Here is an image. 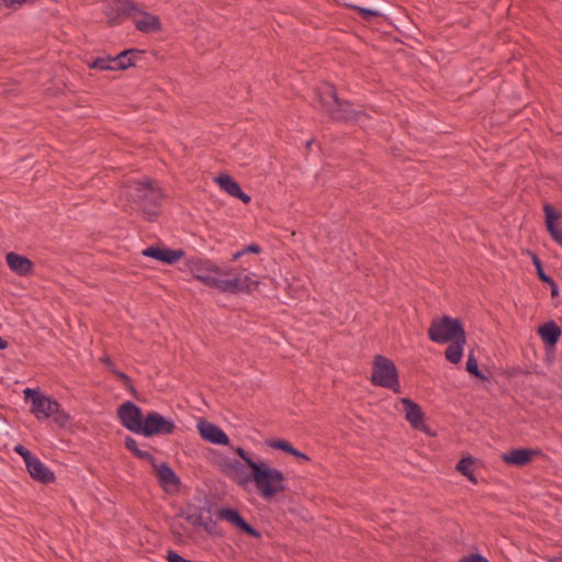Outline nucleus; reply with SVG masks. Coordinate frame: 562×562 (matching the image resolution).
<instances>
[{
	"instance_id": "864d4df0",
	"label": "nucleus",
	"mask_w": 562,
	"mask_h": 562,
	"mask_svg": "<svg viewBox=\"0 0 562 562\" xmlns=\"http://www.w3.org/2000/svg\"><path fill=\"white\" fill-rule=\"evenodd\" d=\"M110 25H113L114 24V21L113 20H110L109 21Z\"/></svg>"
},
{
	"instance_id": "dca6fc26",
	"label": "nucleus",
	"mask_w": 562,
	"mask_h": 562,
	"mask_svg": "<svg viewBox=\"0 0 562 562\" xmlns=\"http://www.w3.org/2000/svg\"><path fill=\"white\" fill-rule=\"evenodd\" d=\"M544 224L551 238L562 247V227L558 225V221L562 217V212L555 210L551 204L543 205Z\"/></svg>"
},
{
	"instance_id": "412c9836",
	"label": "nucleus",
	"mask_w": 562,
	"mask_h": 562,
	"mask_svg": "<svg viewBox=\"0 0 562 562\" xmlns=\"http://www.w3.org/2000/svg\"><path fill=\"white\" fill-rule=\"evenodd\" d=\"M540 451L533 450V449H526V448H519V449H513L507 453H504L502 456V459L505 463L516 465V467H524L531 462L532 457L536 454H539Z\"/></svg>"
},
{
	"instance_id": "39448f33",
	"label": "nucleus",
	"mask_w": 562,
	"mask_h": 562,
	"mask_svg": "<svg viewBox=\"0 0 562 562\" xmlns=\"http://www.w3.org/2000/svg\"><path fill=\"white\" fill-rule=\"evenodd\" d=\"M187 268L192 276L204 283L206 286L214 289L218 277H225L232 273V270H224L214 265L209 259L191 258L187 261Z\"/></svg>"
},
{
	"instance_id": "c9c22d12",
	"label": "nucleus",
	"mask_w": 562,
	"mask_h": 562,
	"mask_svg": "<svg viewBox=\"0 0 562 562\" xmlns=\"http://www.w3.org/2000/svg\"><path fill=\"white\" fill-rule=\"evenodd\" d=\"M235 452L239 456L240 459L245 461V464L251 470L254 468V464H257V461H254L249 453L241 447H238Z\"/></svg>"
},
{
	"instance_id": "ddd939ff",
	"label": "nucleus",
	"mask_w": 562,
	"mask_h": 562,
	"mask_svg": "<svg viewBox=\"0 0 562 562\" xmlns=\"http://www.w3.org/2000/svg\"><path fill=\"white\" fill-rule=\"evenodd\" d=\"M401 403L405 412V418L411 426L416 430L428 432L425 425V414L422 407L416 402L407 397L401 398Z\"/></svg>"
},
{
	"instance_id": "f704fd0d",
	"label": "nucleus",
	"mask_w": 562,
	"mask_h": 562,
	"mask_svg": "<svg viewBox=\"0 0 562 562\" xmlns=\"http://www.w3.org/2000/svg\"><path fill=\"white\" fill-rule=\"evenodd\" d=\"M13 450L23 458L25 465L35 458L29 449L20 443L16 445Z\"/></svg>"
},
{
	"instance_id": "a878e982",
	"label": "nucleus",
	"mask_w": 562,
	"mask_h": 562,
	"mask_svg": "<svg viewBox=\"0 0 562 562\" xmlns=\"http://www.w3.org/2000/svg\"><path fill=\"white\" fill-rule=\"evenodd\" d=\"M140 54H143V50L137 48H130L121 52L116 57H114L115 65L113 68H115V70H125L135 66V58Z\"/></svg>"
},
{
	"instance_id": "20e7f679",
	"label": "nucleus",
	"mask_w": 562,
	"mask_h": 562,
	"mask_svg": "<svg viewBox=\"0 0 562 562\" xmlns=\"http://www.w3.org/2000/svg\"><path fill=\"white\" fill-rule=\"evenodd\" d=\"M427 334L432 342L447 344L465 334V330L459 318L443 315L440 318H434L431 321Z\"/></svg>"
},
{
	"instance_id": "e433bc0d",
	"label": "nucleus",
	"mask_w": 562,
	"mask_h": 562,
	"mask_svg": "<svg viewBox=\"0 0 562 562\" xmlns=\"http://www.w3.org/2000/svg\"><path fill=\"white\" fill-rule=\"evenodd\" d=\"M186 519L194 527H201V525L203 524V517L200 510L196 513L188 514L186 516Z\"/></svg>"
},
{
	"instance_id": "6ab92c4d",
	"label": "nucleus",
	"mask_w": 562,
	"mask_h": 562,
	"mask_svg": "<svg viewBox=\"0 0 562 562\" xmlns=\"http://www.w3.org/2000/svg\"><path fill=\"white\" fill-rule=\"evenodd\" d=\"M215 182L231 196L239 199L245 204L250 202L251 198L241 190L238 182L235 181L231 176L221 173L215 178Z\"/></svg>"
},
{
	"instance_id": "7c9ffc66",
	"label": "nucleus",
	"mask_w": 562,
	"mask_h": 562,
	"mask_svg": "<svg viewBox=\"0 0 562 562\" xmlns=\"http://www.w3.org/2000/svg\"><path fill=\"white\" fill-rule=\"evenodd\" d=\"M266 443L268 447L283 451L288 454H292L295 451V448L292 446V443L285 439H272L268 440Z\"/></svg>"
},
{
	"instance_id": "c756f323",
	"label": "nucleus",
	"mask_w": 562,
	"mask_h": 562,
	"mask_svg": "<svg viewBox=\"0 0 562 562\" xmlns=\"http://www.w3.org/2000/svg\"><path fill=\"white\" fill-rule=\"evenodd\" d=\"M465 369L471 375L477 378L479 380L488 381V378L479 369L477 360L473 351H471L468 356Z\"/></svg>"
},
{
	"instance_id": "393cba45",
	"label": "nucleus",
	"mask_w": 562,
	"mask_h": 562,
	"mask_svg": "<svg viewBox=\"0 0 562 562\" xmlns=\"http://www.w3.org/2000/svg\"><path fill=\"white\" fill-rule=\"evenodd\" d=\"M449 342L450 345L445 350V357L449 362L457 364L461 361L463 356V347L467 342V333L453 340H450Z\"/></svg>"
},
{
	"instance_id": "7ed1b4c3",
	"label": "nucleus",
	"mask_w": 562,
	"mask_h": 562,
	"mask_svg": "<svg viewBox=\"0 0 562 562\" xmlns=\"http://www.w3.org/2000/svg\"><path fill=\"white\" fill-rule=\"evenodd\" d=\"M370 380L375 386L390 389L394 393H401L397 369L391 359L382 355L374 357Z\"/></svg>"
},
{
	"instance_id": "ea45409f",
	"label": "nucleus",
	"mask_w": 562,
	"mask_h": 562,
	"mask_svg": "<svg viewBox=\"0 0 562 562\" xmlns=\"http://www.w3.org/2000/svg\"><path fill=\"white\" fill-rule=\"evenodd\" d=\"M54 416L55 422L61 427L66 426L70 418L69 415L66 414L65 412H61L60 408L58 409V413H56Z\"/></svg>"
},
{
	"instance_id": "0eeeda50",
	"label": "nucleus",
	"mask_w": 562,
	"mask_h": 562,
	"mask_svg": "<svg viewBox=\"0 0 562 562\" xmlns=\"http://www.w3.org/2000/svg\"><path fill=\"white\" fill-rule=\"evenodd\" d=\"M117 417L121 424L130 431L142 435L145 416H143L142 409L135 403L131 401L124 402L117 408Z\"/></svg>"
},
{
	"instance_id": "bb28decb",
	"label": "nucleus",
	"mask_w": 562,
	"mask_h": 562,
	"mask_svg": "<svg viewBox=\"0 0 562 562\" xmlns=\"http://www.w3.org/2000/svg\"><path fill=\"white\" fill-rule=\"evenodd\" d=\"M113 9L116 13V18L132 16L133 19L140 10L134 0H114Z\"/></svg>"
},
{
	"instance_id": "79ce46f5",
	"label": "nucleus",
	"mask_w": 562,
	"mask_h": 562,
	"mask_svg": "<svg viewBox=\"0 0 562 562\" xmlns=\"http://www.w3.org/2000/svg\"><path fill=\"white\" fill-rule=\"evenodd\" d=\"M27 0H0V8L2 5L9 8V9H12L14 8L15 4H19V5H22L26 2Z\"/></svg>"
},
{
	"instance_id": "aec40b11",
	"label": "nucleus",
	"mask_w": 562,
	"mask_h": 562,
	"mask_svg": "<svg viewBox=\"0 0 562 562\" xmlns=\"http://www.w3.org/2000/svg\"><path fill=\"white\" fill-rule=\"evenodd\" d=\"M7 265L9 268L21 277H26L33 272V262L25 256L18 255L15 252H9L5 256Z\"/></svg>"
},
{
	"instance_id": "4c0bfd02",
	"label": "nucleus",
	"mask_w": 562,
	"mask_h": 562,
	"mask_svg": "<svg viewBox=\"0 0 562 562\" xmlns=\"http://www.w3.org/2000/svg\"><path fill=\"white\" fill-rule=\"evenodd\" d=\"M201 527H203V529L207 533L215 535L216 533L217 524H216L215 520H213L212 517H209L206 520H203V524L201 525Z\"/></svg>"
},
{
	"instance_id": "cd10ccee",
	"label": "nucleus",
	"mask_w": 562,
	"mask_h": 562,
	"mask_svg": "<svg viewBox=\"0 0 562 562\" xmlns=\"http://www.w3.org/2000/svg\"><path fill=\"white\" fill-rule=\"evenodd\" d=\"M124 446L137 459L145 460L149 463H154L155 457L148 451L139 449L136 440L133 437L126 436L124 440Z\"/></svg>"
},
{
	"instance_id": "37998d69",
	"label": "nucleus",
	"mask_w": 562,
	"mask_h": 562,
	"mask_svg": "<svg viewBox=\"0 0 562 562\" xmlns=\"http://www.w3.org/2000/svg\"><path fill=\"white\" fill-rule=\"evenodd\" d=\"M537 276L543 283L551 284L553 281V279L543 271V268L537 271Z\"/></svg>"
},
{
	"instance_id": "1a4fd4ad",
	"label": "nucleus",
	"mask_w": 562,
	"mask_h": 562,
	"mask_svg": "<svg viewBox=\"0 0 562 562\" xmlns=\"http://www.w3.org/2000/svg\"><path fill=\"white\" fill-rule=\"evenodd\" d=\"M24 394L25 398H31V411L37 419L48 418L58 413V409L60 408V404L57 401L46 397L37 390L26 389Z\"/></svg>"
},
{
	"instance_id": "f03ea898",
	"label": "nucleus",
	"mask_w": 562,
	"mask_h": 562,
	"mask_svg": "<svg viewBox=\"0 0 562 562\" xmlns=\"http://www.w3.org/2000/svg\"><path fill=\"white\" fill-rule=\"evenodd\" d=\"M285 476L283 472L277 468H272L263 461L254 464L250 473L244 479V482H254L261 497L271 499L279 493L285 491Z\"/></svg>"
},
{
	"instance_id": "3c124183",
	"label": "nucleus",
	"mask_w": 562,
	"mask_h": 562,
	"mask_svg": "<svg viewBox=\"0 0 562 562\" xmlns=\"http://www.w3.org/2000/svg\"><path fill=\"white\" fill-rule=\"evenodd\" d=\"M549 562H562V555L553 557L549 559Z\"/></svg>"
},
{
	"instance_id": "a211bd4d",
	"label": "nucleus",
	"mask_w": 562,
	"mask_h": 562,
	"mask_svg": "<svg viewBox=\"0 0 562 562\" xmlns=\"http://www.w3.org/2000/svg\"><path fill=\"white\" fill-rule=\"evenodd\" d=\"M26 470L33 480L43 484L53 483L56 480L54 472L36 457L26 464Z\"/></svg>"
},
{
	"instance_id": "9b49d317",
	"label": "nucleus",
	"mask_w": 562,
	"mask_h": 562,
	"mask_svg": "<svg viewBox=\"0 0 562 562\" xmlns=\"http://www.w3.org/2000/svg\"><path fill=\"white\" fill-rule=\"evenodd\" d=\"M327 116L331 122L347 124L357 122L361 116L367 117V114L352 109V104L348 100L338 98Z\"/></svg>"
},
{
	"instance_id": "f257e3e1",
	"label": "nucleus",
	"mask_w": 562,
	"mask_h": 562,
	"mask_svg": "<svg viewBox=\"0 0 562 562\" xmlns=\"http://www.w3.org/2000/svg\"><path fill=\"white\" fill-rule=\"evenodd\" d=\"M125 188L127 199L139 207L148 222H155L160 214L164 196L161 189L149 180L131 181Z\"/></svg>"
},
{
	"instance_id": "2f4dec72",
	"label": "nucleus",
	"mask_w": 562,
	"mask_h": 562,
	"mask_svg": "<svg viewBox=\"0 0 562 562\" xmlns=\"http://www.w3.org/2000/svg\"><path fill=\"white\" fill-rule=\"evenodd\" d=\"M115 65V59L111 57H98L91 64H89L90 68L100 69V70H115L113 68Z\"/></svg>"
},
{
	"instance_id": "72a5a7b5",
	"label": "nucleus",
	"mask_w": 562,
	"mask_h": 562,
	"mask_svg": "<svg viewBox=\"0 0 562 562\" xmlns=\"http://www.w3.org/2000/svg\"><path fill=\"white\" fill-rule=\"evenodd\" d=\"M112 373L123 382L124 386L132 393L134 397H137V391L133 385L132 379L126 373L119 370H112Z\"/></svg>"
},
{
	"instance_id": "6e6552de",
	"label": "nucleus",
	"mask_w": 562,
	"mask_h": 562,
	"mask_svg": "<svg viewBox=\"0 0 562 562\" xmlns=\"http://www.w3.org/2000/svg\"><path fill=\"white\" fill-rule=\"evenodd\" d=\"M176 430V424L171 418L165 417L157 412H149L145 415V425L142 435L146 438L155 436L171 435Z\"/></svg>"
},
{
	"instance_id": "9d476101",
	"label": "nucleus",
	"mask_w": 562,
	"mask_h": 562,
	"mask_svg": "<svg viewBox=\"0 0 562 562\" xmlns=\"http://www.w3.org/2000/svg\"><path fill=\"white\" fill-rule=\"evenodd\" d=\"M314 94V108L321 113L328 115L334 104L337 103L338 92L336 87L330 82H322L315 88Z\"/></svg>"
},
{
	"instance_id": "603ef678",
	"label": "nucleus",
	"mask_w": 562,
	"mask_h": 562,
	"mask_svg": "<svg viewBox=\"0 0 562 562\" xmlns=\"http://www.w3.org/2000/svg\"><path fill=\"white\" fill-rule=\"evenodd\" d=\"M312 143H313V139H311V140H308V142H306V148H307V149H310V148H311Z\"/></svg>"
},
{
	"instance_id": "4468645a",
	"label": "nucleus",
	"mask_w": 562,
	"mask_h": 562,
	"mask_svg": "<svg viewBox=\"0 0 562 562\" xmlns=\"http://www.w3.org/2000/svg\"><path fill=\"white\" fill-rule=\"evenodd\" d=\"M142 255L148 258L156 259L167 265H173L184 257L186 252L182 249L162 248L159 246H149L142 251Z\"/></svg>"
},
{
	"instance_id": "c85d7f7f",
	"label": "nucleus",
	"mask_w": 562,
	"mask_h": 562,
	"mask_svg": "<svg viewBox=\"0 0 562 562\" xmlns=\"http://www.w3.org/2000/svg\"><path fill=\"white\" fill-rule=\"evenodd\" d=\"M474 463V458L472 457H465L459 460V462L456 465V469L458 472H460L462 475H464L469 481L472 483H477V480L471 470V465Z\"/></svg>"
},
{
	"instance_id": "a19ab883",
	"label": "nucleus",
	"mask_w": 562,
	"mask_h": 562,
	"mask_svg": "<svg viewBox=\"0 0 562 562\" xmlns=\"http://www.w3.org/2000/svg\"><path fill=\"white\" fill-rule=\"evenodd\" d=\"M262 251L261 247L258 244H249L243 248V252L246 254H255L259 255Z\"/></svg>"
},
{
	"instance_id": "f3484780",
	"label": "nucleus",
	"mask_w": 562,
	"mask_h": 562,
	"mask_svg": "<svg viewBox=\"0 0 562 562\" xmlns=\"http://www.w3.org/2000/svg\"><path fill=\"white\" fill-rule=\"evenodd\" d=\"M150 464L155 470L160 486L165 491H168L169 487L179 488L181 484L180 479L167 462L158 464L155 460L154 463Z\"/></svg>"
},
{
	"instance_id": "f8f14e48",
	"label": "nucleus",
	"mask_w": 562,
	"mask_h": 562,
	"mask_svg": "<svg viewBox=\"0 0 562 562\" xmlns=\"http://www.w3.org/2000/svg\"><path fill=\"white\" fill-rule=\"evenodd\" d=\"M216 515L220 519L226 520L247 536L256 539L261 538V532L248 524L236 508L223 507L217 510Z\"/></svg>"
},
{
	"instance_id": "a18cd8bd",
	"label": "nucleus",
	"mask_w": 562,
	"mask_h": 562,
	"mask_svg": "<svg viewBox=\"0 0 562 562\" xmlns=\"http://www.w3.org/2000/svg\"><path fill=\"white\" fill-rule=\"evenodd\" d=\"M291 456H293L300 460L310 461V457L307 454L299 451L297 449H295L294 453H292Z\"/></svg>"
},
{
	"instance_id": "4be33fe9",
	"label": "nucleus",
	"mask_w": 562,
	"mask_h": 562,
	"mask_svg": "<svg viewBox=\"0 0 562 562\" xmlns=\"http://www.w3.org/2000/svg\"><path fill=\"white\" fill-rule=\"evenodd\" d=\"M139 18H134L136 29L143 33H156L161 31V22L159 16L139 10Z\"/></svg>"
},
{
	"instance_id": "8fccbe9b",
	"label": "nucleus",
	"mask_w": 562,
	"mask_h": 562,
	"mask_svg": "<svg viewBox=\"0 0 562 562\" xmlns=\"http://www.w3.org/2000/svg\"><path fill=\"white\" fill-rule=\"evenodd\" d=\"M8 347L7 340H4L2 337H0V350H3Z\"/></svg>"
},
{
	"instance_id": "423d86ee",
	"label": "nucleus",
	"mask_w": 562,
	"mask_h": 562,
	"mask_svg": "<svg viewBox=\"0 0 562 562\" xmlns=\"http://www.w3.org/2000/svg\"><path fill=\"white\" fill-rule=\"evenodd\" d=\"M229 270H232V273L227 277L232 278L224 279V277H218L214 289L224 293L237 294L250 293L259 286L260 282L258 280H254L249 274L240 277V274L236 273V269L231 268Z\"/></svg>"
},
{
	"instance_id": "5701e85b",
	"label": "nucleus",
	"mask_w": 562,
	"mask_h": 562,
	"mask_svg": "<svg viewBox=\"0 0 562 562\" xmlns=\"http://www.w3.org/2000/svg\"><path fill=\"white\" fill-rule=\"evenodd\" d=\"M537 333L548 348L554 347L562 335L561 328L554 321H549L540 325L537 329Z\"/></svg>"
},
{
	"instance_id": "c03bdc74",
	"label": "nucleus",
	"mask_w": 562,
	"mask_h": 562,
	"mask_svg": "<svg viewBox=\"0 0 562 562\" xmlns=\"http://www.w3.org/2000/svg\"><path fill=\"white\" fill-rule=\"evenodd\" d=\"M101 362L104 363L106 366V368H109V370L112 372V370H116L115 369V366H114V362L111 360L110 357L105 356V357H102L101 358Z\"/></svg>"
},
{
	"instance_id": "2eb2a0df",
	"label": "nucleus",
	"mask_w": 562,
	"mask_h": 562,
	"mask_svg": "<svg viewBox=\"0 0 562 562\" xmlns=\"http://www.w3.org/2000/svg\"><path fill=\"white\" fill-rule=\"evenodd\" d=\"M198 430L200 436L207 442L223 446H227L229 443V438L223 429L215 424L206 422L205 419H201L199 422Z\"/></svg>"
},
{
	"instance_id": "473e14b6",
	"label": "nucleus",
	"mask_w": 562,
	"mask_h": 562,
	"mask_svg": "<svg viewBox=\"0 0 562 562\" xmlns=\"http://www.w3.org/2000/svg\"><path fill=\"white\" fill-rule=\"evenodd\" d=\"M347 7L357 11L359 13V15L361 16V19L367 22L371 21L372 18L383 16V14L376 10H371V9H367V8H362V7L353 5V4H347Z\"/></svg>"
},
{
	"instance_id": "de8ad7c7",
	"label": "nucleus",
	"mask_w": 562,
	"mask_h": 562,
	"mask_svg": "<svg viewBox=\"0 0 562 562\" xmlns=\"http://www.w3.org/2000/svg\"><path fill=\"white\" fill-rule=\"evenodd\" d=\"M532 262H533V266L536 267V270L538 271L539 269H542V262L541 260L538 258V256L533 255L532 257Z\"/></svg>"
},
{
	"instance_id": "58836bf2",
	"label": "nucleus",
	"mask_w": 562,
	"mask_h": 562,
	"mask_svg": "<svg viewBox=\"0 0 562 562\" xmlns=\"http://www.w3.org/2000/svg\"><path fill=\"white\" fill-rule=\"evenodd\" d=\"M458 562H490L485 557L480 553H471L462 557Z\"/></svg>"
},
{
	"instance_id": "b1692460",
	"label": "nucleus",
	"mask_w": 562,
	"mask_h": 562,
	"mask_svg": "<svg viewBox=\"0 0 562 562\" xmlns=\"http://www.w3.org/2000/svg\"><path fill=\"white\" fill-rule=\"evenodd\" d=\"M246 464L241 463L240 461L234 459L226 461L223 464V472L229 476L232 480H234L238 485L245 486L249 482H244V479L247 477L249 474L245 473Z\"/></svg>"
},
{
	"instance_id": "49530a36",
	"label": "nucleus",
	"mask_w": 562,
	"mask_h": 562,
	"mask_svg": "<svg viewBox=\"0 0 562 562\" xmlns=\"http://www.w3.org/2000/svg\"><path fill=\"white\" fill-rule=\"evenodd\" d=\"M549 285H550V290H551V296L557 297L559 295V288H558L557 282L553 280L551 282V284H549Z\"/></svg>"
},
{
	"instance_id": "09e8293b",
	"label": "nucleus",
	"mask_w": 562,
	"mask_h": 562,
	"mask_svg": "<svg viewBox=\"0 0 562 562\" xmlns=\"http://www.w3.org/2000/svg\"><path fill=\"white\" fill-rule=\"evenodd\" d=\"M244 255H245V254L243 252V249H241V250H239V251H237V252H235V254L233 255V257H232V261H236V260H238V259H239L241 256H244Z\"/></svg>"
}]
</instances>
